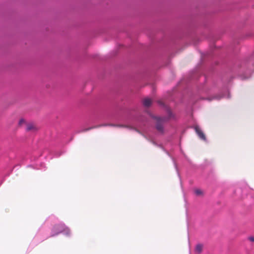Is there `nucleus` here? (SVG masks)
Segmentation results:
<instances>
[{"mask_svg": "<svg viewBox=\"0 0 254 254\" xmlns=\"http://www.w3.org/2000/svg\"><path fill=\"white\" fill-rule=\"evenodd\" d=\"M167 112L168 117H160L151 115V117L156 121L155 127L156 129L162 133L164 132V124L173 117L172 112L170 110H168Z\"/></svg>", "mask_w": 254, "mask_h": 254, "instance_id": "1", "label": "nucleus"}, {"mask_svg": "<svg viewBox=\"0 0 254 254\" xmlns=\"http://www.w3.org/2000/svg\"><path fill=\"white\" fill-rule=\"evenodd\" d=\"M26 131L36 132L38 130V127L33 123H28L26 124Z\"/></svg>", "mask_w": 254, "mask_h": 254, "instance_id": "2", "label": "nucleus"}, {"mask_svg": "<svg viewBox=\"0 0 254 254\" xmlns=\"http://www.w3.org/2000/svg\"><path fill=\"white\" fill-rule=\"evenodd\" d=\"M195 130L198 136L202 140H205L206 139L205 136L202 131L201 130V129L198 127L196 126L195 127Z\"/></svg>", "mask_w": 254, "mask_h": 254, "instance_id": "3", "label": "nucleus"}, {"mask_svg": "<svg viewBox=\"0 0 254 254\" xmlns=\"http://www.w3.org/2000/svg\"><path fill=\"white\" fill-rule=\"evenodd\" d=\"M152 103V100L149 98H145L143 100V105L145 107H150Z\"/></svg>", "mask_w": 254, "mask_h": 254, "instance_id": "4", "label": "nucleus"}, {"mask_svg": "<svg viewBox=\"0 0 254 254\" xmlns=\"http://www.w3.org/2000/svg\"><path fill=\"white\" fill-rule=\"evenodd\" d=\"M203 250V246L201 244H197L196 246L195 251L196 253L200 254Z\"/></svg>", "mask_w": 254, "mask_h": 254, "instance_id": "5", "label": "nucleus"}, {"mask_svg": "<svg viewBox=\"0 0 254 254\" xmlns=\"http://www.w3.org/2000/svg\"><path fill=\"white\" fill-rule=\"evenodd\" d=\"M64 228V226L62 225H57V226H55L54 228V229L55 230H58L59 232L57 233V234L60 233H62L63 232L62 230Z\"/></svg>", "mask_w": 254, "mask_h": 254, "instance_id": "6", "label": "nucleus"}, {"mask_svg": "<svg viewBox=\"0 0 254 254\" xmlns=\"http://www.w3.org/2000/svg\"><path fill=\"white\" fill-rule=\"evenodd\" d=\"M194 193L197 196H200L203 195V191L200 189L195 190Z\"/></svg>", "mask_w": 254, "mask_h": 254, "instance_id": "7", "label": "nucleus"}, {"mask_svg": "<svg viewBox=\"0 0 254 254\" xmlns=\"http://www.w3.org/2000/svg\"><path fill=\"white\" fill-rule=\"evenodd\" d=\"M28 123H26V121L24 119H21L19 121V125L20 126H22L25 125L26 126V124Z\"/></svg>", "mask_w": 254, "mask_h": 254, "instance_id": "8", "label": "nucleus"}, {"mask_svg": "<svg viewBox=\"0 0 254 254\" xmlns=\"http://www.w3.org/2000/svg\"><path fill=\"white\" fill-rule=\"evenodd\" d=\"M248 239L251 242H254V236H250V237H248Z\"/></svg>", "mask_w": 254, "mask_h": 254, "instance_id": "9", "label": "nucleus"}, {"mask_svg": "<svg viewBox=\"0 0 254 254\" xmlns=\"http://www.w3.org/2000/svg\"><path fill=\"white\" fill-rule=\"evenodd\" d=\"M111 126H114V127H123V126H121V125H111Z\"/></svg>", "mask_w": 254, "mask_h": 254, "instance_id": "10", "label": "nucleus"}, {"mask_svg": "<svg viewBox=\"0 0 254 254\" xmlns=\"http://www.w3.org/2000/svg\"><path fill=\"white\" fill-rule=\"evenodd\" d=\"M93 128V127H91V128H89V129H86V130H89V129H91V128Z\"/></svg>", "mask_w": 254, "mask_h": 254, "instance_id": "11", "label": "nucleus"}, {"mask_svg": "<svg viewBox=\"0 0 254 254\" xmlns=\"http://www.w3.org/2000/svg\"><path fill=\"white\" fill-rule=\"evenodd\" d=\"M158 103H159V104H162L161 102H160V101H159Z\"/></svg>", "mask_w": 254, "mask_h": 254, "instance_id": "12", "label": "nucleus"}]
</instances>
